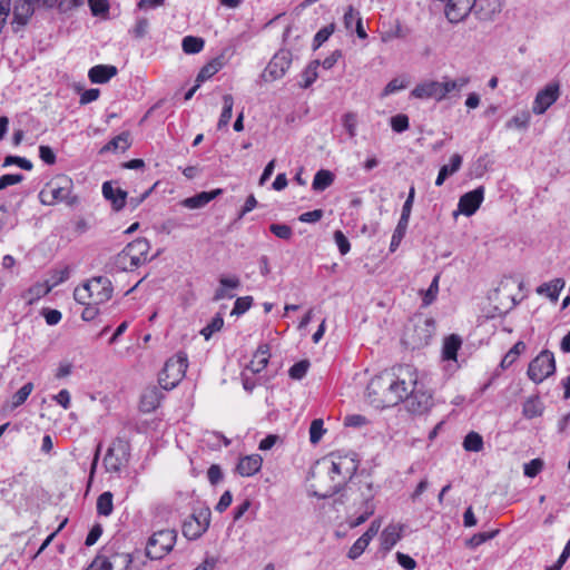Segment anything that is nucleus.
<instances>
[{
	"label": "nucleus",
	"mask_w": 570,
	"mask_h": 570,
	"mask_svg": "<svg viewBox=\"0 0 570 570\" xmlns=\"http://www.w3.org/2000/svg\"><path fill=\"white\" fill-rule=\"evenodd\" d=\"M416 380V370L411 365H400L374 376L366 387V395L375 407H390L400 404L409 395V389Z\"/></svg>",
	"instance_id": "nucleus-1"
},
{
	"label": "nucleus",
	"mask_w": 570,
	"mask_h": 570,
	"mask_svg": "<svg viewBox=\"0 0 570 570\" xmlns=\"http://www.w3.org/2000/svg\"><path fill=\"white\" fill-rule=\"evenodd\" d=\"M73 181L66 175H57L40 190L38 197L42 205L52 206L66 202L68 205L77 203V197L71 196Z\"/></svg>",
	"instance_id": "nucleus-2"
},
{
	"label": "nucleus",
	"mask_w": 570,
	"mask_h": 570,
	"mask_svg": "<svg viewBox=\"0 0 570 570\" xmlns=\"http://www.w3.org/2000/svg\"><path fill=\"white\" fill-rule=\"evenodd\" d=\"M111 281L106 276H95L73 292V298L79 304H86L90 299L92 304L106 303L112 296Z\"/></svg>",
	"instance_id": "nucleus-3"
},
{
	"label": "nucleus",
	"mask_w": 570,
	"mask_h": 570,
	"mask_svg": "<svg viewBox=\"0 0 570 570\" xmlns=\"http://www.w3.org/2000/svg\"><path fill=\"white\" fill-rule=\"evenodd\" d=\"M187 366V355L183 352L167 360L158 379L161 389L169 391L176 387L184 379Z\"/></svg>",
	"instance_id": "nucleus-4"
},
{
	"label": "nucleus",
	"mask_w": 570,
	"mask_h": 570,
	"mask_svg": "<svg viewBox=\"0 0 570 570\" xmlns=\"http://www.w3.org/2000/svg\"><path fill=\"white\" fill-rule=\"evenodd\" d=\"M149 249L146 238H137L118 254L117 263L122 269H135L147 261Z\"/></svg>",
	"instance_id": "nucleus-5"
},
{
	"label": "nucleus",
	"mask_w": 570,
	"mask_h": 570,
	"mask_svg": "<svg viewBox=\"0 0 570 570\" xmlns=\"http://www.w3.org/2000/svg\"><path fill=\"white\" fill-rule=\"evenodd\" d=\"M177 532L171 529H164L155 532L148 540L146 556L151 560H160L175 547Z\"/></svg>",
	"instance_id": "nucleus-6"
},
{
	"label": "nucleus",
	"mask_w": 570,
	"mask_h": 570,
	"mask_svg": "<svg viewBox=\"0 0 570 570\" xmlns=\"http://www.w3.org/2000/svg\"><path fill=\"white\" fill-rule=\"evenodd\" d=\"M554 372V354L549 350H543L529 363L527 375L533 383L540 384Z\"/></svg>",
	"instance_id": "nucleus-7"
},
{
	"label": "nucleus",
	"mask_w": 570,
	"mask_h": 570,
	"mask_svg": "<svg viewBox=\"0 0 570 570\" xmlns=\"http://www.w3.org/2000/svg\"><path fill=\"white\" fill-rule=\"evenodd\" d=\"M129 444L116 439L111 442L104 458V464L108 472L119 473L129 461Z\"/></svg>",
	"instance_id": "nucleus-8"
},
{
	"label": "nucleus",
	"mask_w": 570,
	"mask_h": 570,
	"mask_svg": "<svg viewBox=\"0 0 570 570\" xmlns=\"http://www.w3.org/2000/svg\"><path fill=\"white\" fill-rule=\"evenodd\" d=\"M210 514L209 508H200L198 511H194L183 523V535L187 540L200 538L209 527Z\"/></svg>",
	"instance_id": "nucleus-9"
},
{
	"label": "nucleus",
	"mask_w": 570,
	"mask_h": 570,
	"mask_svg": "<svg viewBox=\"0 0 570 570\" xmlns=\"http://www.w3.org/2000/svg\"><path fill=\"white\" fill-rule=\"evenodd\" d=\"M407 404L409 411L414 414H422L426 412L432 405V395L423 390V385L415 380L409 389V395L404 399Z\"/></svg>",
	"instance_id": "nucleus-10"
},
{
	"label": "nucleus",
	"mask_w": 570,
	"mask_h": 570,
	"mask_svg": "<svg viewBox=\"0 0 570 570\" xmlns=\"http://www.w3.org/2000/svg\"><path fill=\"white\" fill-rule=\"evenodd\" d=\"M292 63L291 53L288 51H279L268 62L263 72L265 81H274L282 78Z\"/></svg>",
	"instance_id": "nucleus-11"
},
{
	"label": "nucleus",
	"mask_w": 570,
	"mask_h": 570,
	"mask_svg": "<svg viewBox=\"0 0 570 570\" xmlns=\"http://www.w3.org/2000/svg\"><path fill=\"white\" fill-rule=\"evenodd\" d=\"M332 464L330 476L335 480V475L342 476L343 480L351 479L357 471V462L350 455H341L331 453Z\"/></svg>",
	"instance_id": "nucleus-12"
},
{
	"label": "nucleus",
	"mask_w": 570,
	"mask_h": 570,
	"mask_svg": "<svg viewBox=\"0 0 570 570\" xmlns=\"http://www.w3.org/2000/svg\"><path fill=\"white\" fill-rule=\"evenodd\" d=\"M560 89L558 83H549L540 90L533 101L532 111L535 115L544 114L559 98Z\"/></svg>",
	"instance_id": "nucleus-13"
},
{
	"label": "nucleus",
	"mask_w": 570,
	"mask_h": 570,
	"mask_svg": "<svg viewBox=\"0 0 570 570\" xmlns=\"http://www.w3.org/2000/svg\"><path fill=\"white\" fill-rule=\"evenodd\" d=\"M411 96L417 99L444 100L443 82L436 80H426L414 87Z\"/></svg>",
	"instance_id": "nucleus-14"
},
{
	"label": "nucleus",
	"mask_w": 570,
	"mask_h": 570,
	"mask_svg": "<svg viewBox=\"0 0 570 570\" xmlns=\"http://www.w3.org/2000/svg\"><path fill=\"white\" fill-rule=\"evenodd\" d=\"M483 199L484 187L480 186L462 195L459 199L458 208L463 215L471 216L479 209Z\"/></svg>",
	"instance_id": "nucleus-15"
},
{
	"label": "nucleus",
	"mask_w": 570,
	"mask_h": 570,
	"mask_svg": "<svg viewBox=\"0 0 570 570\" xmlns=\"http://www.w3.org/2000/svg\"><path fill=\"white\" fill-rule=\"evenodd\" d=\"M36 3L41 2L39 0H14L12 23L26 26L35 12Z\"/></svg>",
	"instance_id": "nucleus-16"
},
{
	"label": "nucleus",
	"mask_w": 570,
	"mask_h": 570,
	"mask_svg": "<svg viewBox=\"0 0 570 570\" xmlns=\"http://www.w3.org/2000/svg\"><path fill=\"white\" fill-rule=\"evenodd\" d=\"M503 0H475L474 14L480 20H492L493 17L501 12Z\"/></svg>",
	"instance_id": "nucleus-17"
},
{
	"label": "nucleus",
	"mask_w": 570,
	"mask_h": 570,
	"mask_svg": "<svg viewBox=\"0 0 570 570\" xmlns=\"http://www.w3.org/2000/svg\"><path fill=\"white\" fill-rule=\"evenodd\" d=\"M102 195L116 212L121 210L127 204V193L121 188H115L110 181L102 184Z\"/></svg>",
	"instance_id": "nucleus-18"
},
{
	"label": "nucleus",
	"mask_w": 570,
	"mask_h": 570,
	"mask_svg": "<svg viewBox=\"0 0 570 570\" xmlns=\"http://www.w3.org/2000/svg\"><path fill=\"white\" fill-rule=\"evenodd\" d=\"M403 530V524H389L381 533V548L390 551L402 539Z\"/></svg>",
	"instance_id": "nucleus-19"
},
{
	"label": "nucleus",
	"mask_w": 570,
	"mask_h": 570,
	"mask_svg": "<svg viewBox=\"0 0 570 570\" xmlns=\"http://www.w3.org/2000/svg\"><path fill=\"white\" fill-rule=\"evenodd\" d=\"M223 193L222 189H214L210 191H202L191 197L185 198L181 205L188 209H198L205 207L208 203L215 199Z\"/></svg>",
	"instance_id": "nucleus-20"
},
{
	"label": "nucleus",
	"mask_w": 570,
	"mask_h": 570,
	"mask_svg": "<svg viewBox=\"0 0 570 570\" xmlns=\"http://www.w3.org/2000/svg\"><path fill=\"white\" fill-rule=\"evenodd\" d=\"M262 464L263 459L259 454H250L239 459L236 470L242 476H252L261 470Z\"/></svg>",
	"instance_id": "nucleus-21"
},
{
	"label": "nucleus",
	"mask_w": 570,
	"mask_h": 570,
	"mask_svg": "<svg viewBox=\"0 0 570 570\" xmlns=\"http://www.w3.org/2000/svg\"><path fill=\"white\" fill-rule=\"evenodd\" d=\"M118 70L112 65H97L90 68L88 77L92 83H106L117 75Z\"/></svg>",
	"instance_id": "nucleus-22"
},
{
	"label": "nucleus",
	"mask_w": 570,
	"mask_h": 570,
	"mask_svg": "<svg viewBox=\"0 0 570 570\" xmlns=\"http://www.w3.org/2000/svg\"><path fill=\"white\" fill-rule=\"evenodd\" d=\"M163 397V392L156 386L146 389L140 399L141 411L148 413L156 410Z\"/></svg>",
	"instance_id": "nucleus-23"
},
{
	"label": "nucleus",
	"mask_w": 570,
	"mask_h": 570,
	"mask_svg": "<svg viewBox=\"0 0 570 570\" xmlns=\"http://www.w3.org/2000/svg\"><path fill=\"white\" fill-rule=\"evenodd\" d=\"M106 546H111V552L109 553L112 569L114 570H128L132 558L128 552H120L117 542H109Z\"/></svg>",
	"instance_id": "nucleus-24"
},
{
	"label": "nucleus",
	"mask_w": 570,
	"mask_h": 570,
	"mask_svg": "<svg viewBox=\"0 0 570 570\" xmlns=\"http://www.w3.org/2000/svg\"><path fill=\"white\" fill-rule=\"evenodd\" d=\"M131 146L130 134L128 131H124L116 137H114L108 144H106L101 149L100 154L105 153H118L126 151Z\"/></svg>",
	"instance_id": "nucleus-25"
},
{
	"label": "nucleus",
	"mask_w": 570,
	"mask_h": 570,
	"mask_svg": "<svg viewBox=\"0 0 570 570\" xmlns=\"http://www.w3.org/2000/svg\"><path fill=\"white\" fill-rule=\"evenodd\" d=\"M543 411L544 404L538 395H532L523 402L522 415L528 420L541 416Z\"/></svg>",
	"instance_id": "nucleus-26"
},
{
	"label": "nucleus",
	"mask_w": 570,
	"mask_h": 570,
	"mask_svg": "<svg viewBox=\"0 0 570 570\" xmlns=\"http://www.w3.org/2000/svg\"><path fill=\"white\" fill-rule=\"evenodd\" d=\"M462 166V156L459 154H453L450 158L449 165H443L438 174L435 185L442 186L445 179L456 173Z\"/></svg>",
	"instance_id": "nucleus-27"
},
{
	"label": "nucleus",
	"mask_w": 570,
	"mask_h": 570,
	"mask_svg": "<svg viewBox=\"0 0 570 570\" xmlns=\"http://www.w3.org/2000/svg\"><path fill=\"white\" fill-rule=\"evenodd\" d=\"M566 283L562 278H556L551 282L543 283L537 288V293L539 295H546L552 302H557L560 295V292L563 289Z\"/></svg>",
	"instance_id": "nucleus-28"
},
{
	"label": "nucleus",
	"mask_w": 570,
	"mask_h": 570,
	"mask_svg": "<svg viewBox=\"0 0 570 570\" xmlns=\"http://www.w3.org/2000/svg\"><path fill=\"white\" fill-rule=\"evenodd\" d=\"M462 345V340L456 334H451L443 342L442 357L445 361H456L458 351Z\"/></svg>",
	"instance_id": "nucleus-29"
},
{
	"label": "nucleus",
	"mask_w": 570,
	"mask_h": 570,
	"mask_svg": "<svg viewBox=\"0 0 570 570\" xmlns=\"http://www.w3.org/2000/svg\"><path fill=\"white\" fill-rule=\"evenodd\" d=\"M225 65L224 57H216L206 63L198 72L196 82L202 83L216 75Z\"/></svg>",
	"instance_id": "nucleus-30"
},
{
	"label": "nucleus",
	"mask_w": 570,
	"mask_h": 570,
	"mask_svg": "<svg viewBox=\"0 0 570 570\" xmlns=\"http://www.w3.org/2000/svg\"><path fill=\"white\" fill-rule=\"evenodd\" d=\"M334 174L326 169L318 170L313 179L312 187L316 191H323L334 183Z\"/></svg>",
	"instance_id": "nucleus-31"
},
{
	"label": "nucleus",
	"mask_w": 570,
	"mask_h": 570,
	"mask_svg": "<svg viewBox=\"0 0 570 570\" xmlns=\"http://www.w3.org/2000/svg\"><path fill=\"white\" fill-rule=\"evenodd\" d=\"M51 289L52 285H49V282L37 283L27 291L23 297L28 301V304H32L49 294Z\"/></svg>",
	"instance_id": "nucleus-32"
},
{
	"label": "nucleus",
	"mask_w": 570,
	"mask_h": 570,
	"mask_svg": "<svg viewBox=\"0 0 570 570\" xmlns=\"http://www.w3.org/2000/svg\"><path fill=\"white\" fill-rule=\"evenodd\" d=\"M234 98L232 95L226 94L223 96V110L218 119L217 128L222 129L227 127L233 116Z\"/></svg>",
	"instance_id": "nucleus-33"
},
{
	"label": "nucleus",
	"mask_w": 570,
	"mask_h": 570,
	"mask_svg": "<svg viewBox=\"0 0 570 570\" xmlns=\"http://www.w3.org/2000/svg\"><path fill=\"white\" fill-rule=\"evenodd\" d=\"M269 358V346L267 344H261L254 354L252 360V366L254 372H259L266 367Z\"/></svg>",
	"instance_id": "nucleus-34"
},
{
	"label": "nucleus",
	"mask_w": 570,
	"mask_h": 570,
	"mask_svg": "<svg viewBox=\"0 0 570 570\" xmlns=\"http://www.w3.org/2000/svg\"><path fill=\"white\" fill-rule=\"evenodd\" d=\"M318 66H320V61L318 60H313L312 62H309L306 68L303 70L301 77H302V82L299 83V86L304 89L311 87L315 81L316 79L318 78V72H317V69H318Z\"/></svg>",
	"instance_id": "nucleus-35"
},
{
	"label": "nucleus",
	"mask_w": 570,
	"mask_h": 570,
	"mask_svg": "<svg viewBox=\"0 0 570 570\" xmlns=\"http://www.w3.org/2000/svg\"><path fill=\"white\" fill-rule=\"evenodd\" d=\"M442 82L445 99L451 92L460 91L462 88H464L470 82V78L466 76H462L452 80L449 79L448 77H443Z\"/></svg>",
	"instance_id": "nucleus-36"
},
{
	"label": "nucleus",
	"mask_w": 570,
	"mask_h": 570,
	"mask_svg": "<svg viewBox=\"0 0 570 570\" xmlns=\"http://www.w3.org/2000/svg\"><path fill=\"white\" fill-rule=\"evenodd\" d=\"M205 41L203 38L186 36L181 41V48L185 53L195 55L204 49Z\"/></svg>",
	"instance_id": "nucleus-37"
},
{
	"label": "nucleus",
	"mask_w": 570,
	"mask_h": 570,
	"mask_svg": "<svg viewBox=\"0 0 570 570\" xmlns=\"http://www.w3.org/2000/svg\"><path fill=\"white\" fill-rule=\"evenodd\" d=\"M112 493L106 491L97 499V513L99 515L109 517L114 510Z\"/></svg>",
	"instance_id": "nucleus-38"
},
{
	"label": "nucleus",
	"mask_w": 570,
	"mask_h": 570,
	"mask_svg": "<svg viewBox=\"0 0 570 570\" xmlns=\"http://www.w3.org/2000/svg\"><path fill=\"white\" fill-rule=\"evenodd\" d=\"M111 552V546H105L101 548L99 553L96 556V558L92 560L94 568L96 567L97 570H114L110 556Z\"/></svg>",
	"instance_id": "nucleus-39"
},
{
	"label": "nucleus",
	"mask_w": 570,
	"mask_h": 570,
	"mask_svg": "<svg viewBox=\"0 0 570 570\" xmlns=\"http://www.w3.org/2000/svg\"><path fill=\"white\" fill-rule=\"evenodd\" d=\"M483 439L476 432H470L466 434L463 441V448L469 452H480L483 449Z\"/></svg>",
	"instance_id": "nucleus-40"
},
{
	"label": "nucleus",
	"mask_w": 570,
	"mask_h": 570,
	"mask_svg": "<svg viewBox=\"0 0 570 570\" xmlns=\"http://www.w3.org/2000/svg\"><path fill=\"white\" fill-rule=\"evenodd\" d=\"M403 38H405V32L399 22H396L393 26H389V28H384L381 31V40L383 42H390L394 39H403Z\"/></svg>",
	"instance_id": "nucleus-41"
},
{
	"label": "nucleus",
	"mask_w": 570,
	"mask_h": 570,
	"mask_svg": "<svg viewBox=\"0 0 570 570\" xmlns=\"http://www.w3.org/2000/svg\"><path fill=\"white\" fill-rule=\"evenodd\" d=\"M407 226H409V222L399 219V223L393 232L391 243H390L391 252H395L397 249V247L400 246L402 239L405 236Z\"/></svg>",
	"instance_id": "nucleus-42"
},
{
	"label": "nucleus",
	"mask_w": 570,
	"mask_h": 570,
	"mask_svg": "<svg viewBox=\"0 0 570 570\" xmlns=\"http://www.w3.org/2000/svg\"><path fill=\"white\" fill-rule=\"evenodd\" d=\"M224 326V318L220 314H216L212 321L200 331V334L208 341L216 332Z\"/></svg>",
	"instance_id": "nucleus-43"
},
{
	"label": "nucleus",
	"mask_w": 570,
	"mask_h": 570,
	"mask_svg": "<svg viewBox=\"0 0 570 570\" xmlns=\"http://www.w3.org/2000/svg\"><path fill=\"white\" fill-rule=\"evenodd\" d=\"M33 389L35 386L33 383L31 382H28L23 386H21L12 396V407L16 409L22 405L27 401L29 395L32 393Z\"/></svg>",
	"instance_id": "nucleus-44"
},
{
	"label": "nucleus",
	"mask_w": 570,
	"mask_h": 570,
	"mask_svg": "<svg viewBox=\"0 0 570 570\" xmlns=\"http://www.w3.org/2000/svg\"><path fill=\"white\" fill-rule=\"evenodd\" d=\"M530 114L527 110H523L517 115H514L507 124L505 127L508 129L517 128V129H525L530 124Z\"/></svg>",
	"instance_id": "nucleus-45"
},
{
	"label": "nucleus",
	"mask_w": 570,
	"mask_h": 570,
	"mask_svg": "<svg viewBox=\"0 0 570 570\" xmlns=\"http://www.w3.org/2000/svg\"><path fill=\"white\" fill-rule=\"evenodd\" d=\"M525 347L527 346L522 341H518L503 357L501 362L502 367L510 366L518 358V356L525 351Z\"/></svg>",
	"instance_id": "nucleus-46"
},
{
	"label": "nucleus",
	"mask_w": 570,
	"mask_h": 570,
	"mask_svg": "<svg viewBox=\"0 0 570 570\" xmlns=\"http://www.w3.org/2000/svg\"><path fill=\"white\" fill-rule=\"evenodd\" d=\"M335 30L334 23L327 24L321 28L313 39V49H318L327 39L333 35Z\"/></svg>",
	"instance_id": "nucleus-47"
},
{
	"label": "nucleus",
	"mask_w": 570,
	"mask_h": 570,
	"mask_svg": "<svg viewBox=\"0 0 570 570\" xmlns=\"http://www.w3.org/2000/svg\"><path fill=\"white\" fill-rule=\"evenodd\" d=\"M499 533L498 530H494V531H490V532H480V533H475L473 534L468 541H466V546L469 548H476L481 544H483L484 542H487L488 540H491L493 539L497 534Z\"/></svg>",
	"instance_id": "nucleus-48"
},
{
	"label": "nucleus",
	"mask_w": 570,
	"mask_h": 570,
	"mask_svg": "<svg viewBox=\"0 0 570 570\" xmlns=\"http://www.w3.org/2000/svg\"><path fill=\"white\" fill-rule=\"evenodd\" d=\"M39 1L41 2L42 6H46L49 8L58 7L63 11L72 9L75 7H78L79 4L82 3V0H39Z\"/></svg>",
	"instance_id": "nucleus-49"
},
{
	"label": "nucleus",
	"mask_w": 570,
	"mask_h": 570,
	"mask_svg": "<svg viewBox=\"0 0 570 570\" xmlns=\"http://www.w3.org/2000/svg\"><path fill=\"white\" fill-rule=\"evenodd\" d=\"M70 267L65 266L62 268L53 269L51 272V276L49 282V285H52V288L58 286L59 284L66 282L70 277Z\"/></svg>",
	"instance_id": "nucleus-50"
},
{
	"label": "nucleus",
	"mask_w": 570,
	"mask_h": 570,
	"mask_svg": "<svg viewBox=\"0 0 570 570\" xmlns=\"http://www.w3.org/2000/svg\"><path fill=\"white\" fill-rule=\"evenodd\" d=\"M370 544V541L366 540L364 537H360L354 543L353 546L350 548L348 552H347V557L351 559V560H355L357 559L358 557L362 556V553L365 551V549L368 547Z\"/></svg>",
	"instance_id": "nucleus-51"
},
{
	"label": "nucleus",
	"mask_w": 570,
	"mask_h": 570,
	"mask_svg": "<svg viewBox=\"0 0 570 570\" xmlns=\"http://www.w3.org/2000/svg\"><path fill=\"white\" fill-rule=\"evenodd\" d=\"M342 124L351 138L356 136L357 115L355 112H346L342 117Z\"/></svg>",
	"instance_id": "nucleus-52"
},
{
	"label": "nucleus",
	"mask_w": 570,
	"mask_h": 570,
	"mask_svg": "<svg viewBox=\"0 0 570 570\" xmlns=\"http://www.w3.org/2000/svg\"><path fill=\"white\" fill-rule=\"evenodd\" d=\"M325 430L323 428V420L315 419L312 421L309 426V441L313 444H316L321 441Z\"/></svg>",
	"instance_id": "nucleus-53"
},
{
	"label": "nucleus",
	"mask_w": 570,
	"mask_h": 570,
	"mask_svg": "<svg viewBox=\"0 0 570 570\" xmlns=\"http://www.w3.org/2000/svg\"><path fill=\"white\" fill-rule=\"evenodd\" d=\"M253 304V297L252 296H243L238 297L235 303L234 307L232 309V315H243L246 313Z\"/></svg>",
	"instance_id": "nucleus-54"
},
{
	"label": "nucleus",
	"mask_w": 570,
	"mask_h": 570,
	"mask_svg": "<svg viewBox=\"0 0 570 570\" xmlns=\"http://www.w3.org/2000/svg\"><path fill=\"white\" fill-rule=\"evenodd\" d=\"M390 124L392 129L399 134L406 131L410 127L409 117L404 114L393 116Z\"/></svg>",
	"instance_id": "nucleus-55"
},
{
	"label": "nucleus",
	"mask_w": 570,
	"mask_h": 570,
	"mask_svg": "<svg viewBox=\"0 0 570 570\" xmlns=\"http://www.w3.org/2000/svg\"><path fill=\"white\" fill-rule=\"evenodd\" d=\"M308 367H309L308 361H306V360L299 361V362L295 363L289 368V371H288L289 376L293 380H302L306 375Z\"/></svg>",
	"instance_id": "nucleus-56"
},
{
	"label": "nucleus",
	"mask_w": 570,
	"mask_h": 570,
	"mask_svg": "<svg viewBox=\"0 0 570 570\" xmlns=\"http://www.w3.org/2000/svg\"><path fill=\"white\" fill-rule=\"evenodd\" d=\"M91 13L96 17L98 16H107L109 12V2L108 0H88Z\"/></svg>",
	"instance_id": "nucleus-57"
},
{
	"label": "nucleus",
	"mask_w": 570,
	"mask_h": 570,
	"mask_svg": "<svg viewBox=\"0 0 570 570\" xmlns=\"http://www.w3.org/2000/svg\"><path fill=\"white\" fill-rule=\"evenodd\" d=\"M407 81L404 78L392 79L384 88L382 96H389L406 88Z\"/></svg>",
	"instance_id": "nucleus-58"
},
{
	"label": "nucleus",
	"mask_w": 570,
	"mask_h": 570,
	"mask_svg": "<svg viewBox=\"0 0 570 570\" xmlns=\"http://www.w3.org/2000/svg\"><path fill=\"white\" fill-rule=\"evenodd\" d=\"M542 469L543 461L541 459H533L524 464L523 473L525 476L534 478L542 471Z\"/></svg>",
	"instance_id": "nucleus-59"
},
{
	"label": "nucleus",
	"mask_w": 570,
	"mask_h": 570,
	"mask_svg": "<svg viewBox=\"0 0 570 570\" xmlns=\"http://www.w3.org/2000/svg\"><path fill=\"white\" fill-rule=\"evenodd\" d=\"M11 165H17L24 170H31L33 167L29 159L10 155L4 158L3 166L7 167Z\"/></svg>",
	"instance_id": "nucleus-60"
},
{
	"label": "nucleus",
	"mask_w": 570,
	"mask_h": 570,
	"mask_svg": "<svg viewBox=\"0 0 570 570\" xmlns=\"http://www.w3.org/2000/svg\"><path fill=\"white\" fill-rule=\"evenodd\" d=\"M414 196H415V188H414V186H411L410 190H409L407 198L402 207V213H401V217H400L401 220H405V222L410 220V216H411V212H412V207H413V203H414Z\"/></svg>",
	"instance_id": "nucleus-61"
},
{
	"label": "nucleus",
	"mask_w": 570,
	"mask_h": 570,
	"mask_svg": "<svg viewBox=\"0 0 570 570\" xmlns=\"http://www.w3.org/2000/svg\"><path fill=\"white\" fill-rule=\"evenodd\" d=\"M269 230L281 239H289L293 235L292 228L286 224H272Z\"/></svg>",
	"instance_id": "nucleus-62"
},
{
	"label": "nucleus",
	"mask_w": 570,
	"mask_h": 570,
	"mask_svg": "<svg viewBox=\"0 0 570 570\" xmlns=\"http://www.w3.org/2000/svg\"><path fill=\"white\" fill-rule=\"evenodd\" d=\"M334 240H335L337 248L342 255H346L350 252L351 244L342 230H336L334 233Z\"/></svg>",
	"instance_id": "nucleus-63"
},
{
	"label": "nucleus",
	"mask_w": 570,
	"mask_h": 570,
	"mask_svg": "<svg viewBox=\"0 0 570 570\" xmlns=\"http://www.w3.org/2000/svg\"><path fill=\"white\" fill-rule=\"evenodd\" d=\"M41 314L50 326L57 325L62 318V314L58 309L43 308Z\"/></svg>",
	"instance_id": "nucleus-64"
}]
</instances>
